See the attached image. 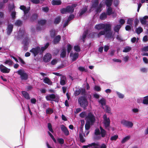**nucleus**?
<instances>
[{
  "instance_id": "nucleus-59",
  "label": "nucleus",
  "mask_w": 148,
  "mask_h": 148,
  "mask_svg": "<svg viewBox=\"0 0 148 148\" xmlns=\"http://www.w3.org/2000/svg\"><path fill=\"white\" fill-rule=\"evenodd\" d=\"M101 89V88L99 86H95L94 88V90L97 91H100Z\"/></svg>"
},
{
  "instance_id": "nucleus-47",
  "label": "nucleus",
  "mask_w": 148,
  "mask_h": 148,
  "mask_svg": "<svg viewBox=\"0 0 148 148\" xmlns=\"http://www.w3.org/2000/svg\"><path fill=\"white\" fill-rule=\"evenodd\" d=\"M108 7V8L107 10V14L108 15H110L112 13V10L110 7Z\"/></svg>"
},
{
  "instance_id": "nucleus-50",
  "label": "nucleus",
  "mask_w": 148,
  "mask_h": 148,
  "mask_svg": "<svg viewBox=\"0 0 148 148\" xmlns=\"http://www.w3.org/2000/svg\"><path fill=\"white\" fill-rule=\"evenodd\" d=\"M81 92V90L79 88L77 89L74 93L75 95L76 96H78L79 95Z\"/></svg>"
},
{
  "instance_id": "nucleus-46",
  "label": "nucleus",
  "mask_w": 148,
  "mask_h": 148,
  "mask_svg": "<svg viewBox=\"0 0 148 148\" xmlns=\"http://www.w3.org/2000/svg\"><path fill=\"white\" fill-rule=\"evenodd\" d=\"M47 125L48 128L49 130L52 133H53L54 131L52 129L51 124L50 123H48Z\"/></svg>"
},
{
  "instance_id": "nucleus-3",
  "label": "nucleus",
  "mask_w": 148,
  "mask_h": 148,
  "mask_svg": "<svg viewBox=\"0 0 148 148\" xmlns=\"http://www.w3.org/2000/svg\"><path fill=\"white\" fill-rule=\"evenodd\" d=\"M103 123L106 129L109 130L110 123V118L108 117L107 115L105 114L103 116Z\"/></svg>"
},
{
  "instance_id": "nucleus-49",
  "label": "nucleus",
  "mask_w": 148,
  "mask_h": 148,
  "mask_svg": "<svg viewBox=\"0 0 148 148\" xmlns=\"http://www.w3.org/2000/svg\"><path fill=\"white\" fill-rule=\"evenodd\" d=\"M57 140L58 142L61 145H62L64 143V140L62 138H58Z\"/></svg>"
},
{
  "instance_id": "nucleus-8",
  "label": "nucleus",
  "mask_w": 148,
  "mask_h": 148,
  "mask_svg": "<svg viewBox=\"0 0 148 148\" xmlns=\"http://www.w3.org/2000/svg\"><path fill=\"white\" fill-rule=\"evenodd\" d=\"M23 50L25 51H26L28 49L29 45V39L27 37H25L23 41Z\"/></svg>"
},
{
  "instance_id": "nucleus-23",
  "label": "nucleus",
  "mask_w": 148,
  "mask_h": 148,
  "mask_svg": "<svg viewBox=\"0 0 148 148\" xmlns=\"http://www.w3.org/2000/svg\"><path fill=\"white\" fill-rule=\"evenodd\" d=\"M104 24L100 23L95 25V28L98 30H100L103 29Z\"/></svg>"
},
{
  "instance_id": "nucleus-29",
  "label": "nucleus",
  "mask_w": 148,
  "mask_h": 148,
  "mask_svg": "<svg viewBox=\"0 0 148 148\" xmlns=\"http://www.w3.org/2000/svg\"><path fill=\"white\" fill-rule=\"evenodd\" d=\"M148 18V16H145L143 18H141L140 19V22L141 24L143 25H145L146 24V19Z\"/></svg>"
},
{
  "instance_id": "nucleus-26",
  "label": "nucleus",
  "mask_w": 148,
  "mask_h": 148,
  "mask_svg": "<svg viewBox=\"0 0 148 148\" xmlns=\"http://www.w3.org/2000/svg\"><path fill=\"white\" fill-rule=\"evenodd\" d=\"M99 0H94L92 2V7L96 8L99 5Z\"/></svg>"
},
{
  "instance_id": "nucleus-42",
  "label": "nucleus",
  "mask_w": 148,
  "mask_h": 148,
  "mask_svg": "<svg viewBox=\"0 0 148 148\" xmlns=\"http://www.w3.org/2000/svg\"><path fill=\"white\" fill-rule=\"evenodd\" d=\"M143 31V29L141 27H139L137 28L136 29V32L138 34H140Z\"/></svg>"
},
{
  "instance_id": "nucleus-38",
  "label": "nucleus",
  "mask_w": 148,
  "mask_h": 148,
  "mask_svg": "<svg viewBox=\"0 0 148 148\" xmlns=\"http://www.w3.org/2000/svg\"><path fill=\"white\" fill-rule=\"evenodd\" d=\"M102 7V4L101 3H100L99 5L96 8H95L96 9L95 11L96 12L98 13V12H101V9Z\"/></svg>"
},
{
  "instance_id": "nucleus-35",
  "label": "nucleus",
  "mask_w": 148,
  "mask_h": 148,
  "mask_svg": "<svg viewBox=\"0 0 148 148\" xmlns=\"http://www.w3.org/2000/svg\"><path fill=\"white\" fill-rule=\"evenodd\" d=\"M113 0H106L105 4L108 7H110L112 5Z\"/></svg>"
},
{
  "instance_id": "nucleus-22",
  "label": "nucleus",
  "mask_w": 148,
  "mask_h": 148,
  "mask_svg": "<svg viewBox=\"0 0 148 148\" xmlns=\"http://www.w3.org/2000/svg\"><path fill=\"white\" fill-rule=\"evenodd\" d=\"M5 65L8 64L9 66H11L13 64V61L10 59H9L6 60L3 62Z\"/></svg>"
},
{
  "instance_id": "nucleus-6",
  "label": "nucleus",
  "mask_w": 148,
  "mask_h": 148,
  "mask_svg": "<svg viewBox=\"0 0 148 148\" xmlns=\"http://www.w3.org/2000/svg\"><path fill=\"white\" fill-rule=\"evenodd\" d=\"M121 122L123 126L128 128H132L133 125V123L132 122L125 119L121 120Z\"/></svg>"
},
{
  "instance_id": "nucleus-64",
  "label": "nucleus",
  "mask_w": 148,
  "mask_h": 148,
  "mask_svg": "<svg viewBox=\"0 0 148 148\" xmlns=\"http://www.w3.org/2000/svg\"><path fill=\"white\" fill-rule=\"evenodd\" d=\"M62 132L66 136H67L69 135V132L67 128L62 131Z\"/></svg>"
},
{
  "instance_id": "nucleus-34",
  "label": "nucleus",
  "mask_w": 148,
  "mask_h": 148,
  "mask_svg": "<svg viewBox=\"0 0 148 148\" xmlns=\"http://www.w3.org/2000/svg\"><path fill=\"white\" fill-rule=\"evenodd\" d=\"M67 12L72 13L74 11V9L71 5H68L66 7Z\"/></svg>"
},
{
  "instance_id": "nucleus-51",
  "label": "nucleus",
  "mask_w": 148,
  "mask_h": 148,
  "mask_svg": "<svg viewBox=\"0 0 148 148\" xmlns=\"http://www.w3.org/2000/svg\"><path fill=\"white\" fill-rule=\"evenodd\" d=\"M116 93L119 98L123 99L124 97V95L123 94L118 91H116Z\"/></svg>"
},
{
  "instance_id": "nucleus-52",
  "label": "nucleus",
  "mask_w": 148,
  "mask_h": 148,
  "mask_svg": "<svg viewBox=\"0 0 148 148\" xmlns=\"http://www.w3.org/2000/svg\"><path fill=\"white\" fill-rule=\"evenodd\" d=\"M86 113L85 112H83L79 114V116L82 118H84L87 116Z\"/></svg>"
},
{
  "instance_id": "nucleus-32",
  "label": "nucleus",
  "mask_w": 148,
  "mask_h": 148,
  "mask_svg": "<svg viewBox=\"0 0 148 148\" xmlns=\"http://www.w3.org/2000/svg\"><path fill=\"white\" fill-rule=\"evenodd\" d=\"M92 34L93 35H94V34L95 35L97 34V37L98 38H99L101 36L105 35V32L103 30L100 31L98 34L95 32H93L92 33Z\"/></svg>"
},
{
  "instance_id": "nucleus-30",
  "label": "nucleus",
  "mask_w": 148,
  "mask_h": 148,
  "mask_svg": "<svg viewBox=\"0 0 148 148\" xmlns=\"http://www.w3.org/2000/svg\"><path fill=\"white\" fill-rule=\"evenodd\" d=\"M87 10V6H85L83 9H81L79 12V16L82 15Z\"/></svg>"
},
{
  "instance_id": "nucleus-56",
  "label": "nucleus",
  "mask_w": 148,
  "mask_h": 148,
  "mask_svg": "<svg viewBox=\"0 0 148 148\" xmlns=\"http://www.w3.org/2000/svg\"><path fill=\"white\" fill-rule=\"evenodd\" d=\"M60 12L62 14H64L66 12H67L66 7L61 9L60 10Z\"/></svg>"
},
{
  "instance_id": "nucleus-9",
  "label": "nucleus",
  "mask_w": 148,
  "mask_h": 148,
  "mask_svg": "<svg viewBox=\"0 0 148 148\" xmlns=\"http://www.w3.org/2000/svg\"><path fill=\"white\" fill-rule=\"evenodd\" d=\"M0 70L3 73H8L10 71V69H8L2 64L0 65Z\"/></svg>"
},
{
  "instance_id": "nucleus-15",
  "label": "nucleus",
  "mask_w": 148,
  "mask_h": 148,
  "mask_svg": "<svg viewBox=\"0 0 148 148\" xmlns=\"http://www.w3.org/2000/svg\"><path fill=\"white\" fill-rule=\"evenodd\" d=\"M88 31L87 29H85L84 31L82 36H81L80 38L82 40L83 42H85V38H86L87 35L88 34Z\"/></svg>"
},
{
  "instance_id": "nucleus-12",
  "label": "nucleus",
  "mask_w": 148,
  "mask_h": 148,
  "mask_svg": "<svg viewBox=\"0 0 148 148\" xmlns=\"http://www.w3.org/2000/svg\"><path fill=\"white\" fill-rule=\"evenodd\" d=\"M104 26L103 30L105 32V33H106V32L108 31L111 30L112 28L111 25L108 23L104 24Z\"/></svg>"
},
{
  "instance_id": "nucleus-36",
  "label": "nucleus",
  "mask_w": 148,
  "mask_h": 148,
  "mask_svg": "<svg viewBox=\"0 0 148 148\" xmlns=\"http://www.w3.org/2000/svg\"><path fill=\"white\" fill-rule=\"evenodd\" d=\"M56 31L54 29H51L50 31V35L51 38H53L56 35Z\"/></svg>"
},
{
  "instance_id": "nucleus-37",
  "label": "nucleus",
  "mask_w": 148,
  "mask_h": 148,
  "mask_svg": "<svg viewBox=\"0 0 148 148\" xmlns=\"http://www.w3.org/2000/svg\"><path fill=\"white\" fill-rule=\"evenodd\" d=\"M46 20L45 19H41L38 21V24L40 25H43L46 24Z\"/></svg>"
},
{
  "instance_id": "nucleus-1",
  "label": "nucleus",
  "mask_w": 148,
  "mask_h": 148,
  "mask_svg": "<svg viewBox=\"0 0 148 148\" xmlns=\"http://www.w3.org/2000/svg\"><path fill=\"white\" fill-rule=\"evenodd\" d=\"M78 102L80 106L84 110L86 109L88 105V101L84 96L79 97L78 99Z\"/></svg>"
},
{
  "instance_id": "nucleus-24",
  "label": "nucleus",
  "mask_w": 148,
  "mask_h": 148,
  "mask_svg": "<svg viewBox=\"0 0 148 148\" xmlns=\"http://www.w3.org/2000/svg\"><path fill=\"white\" fill-rule=\"evenodd\" d=\"M61 39V36L58 35L56 36L54 38L53 42L54 44L58 43Z\"/></svg>"
},
{
  "instance_id": "nucleus-63",
  "label": "nucleus",
  "mask_w": 148,
  "mask_h": 148,
  "mask_svg": "<svg viewBox=\"0 0 148 148\" xmlns=\"http://www.w3.org/2000/svg\"><path fill=\"white\" fill-rule=\"evenodd\" d=\"M16 12L15 11L12 12L11 14V15L12 18L14 19L16 18Z\"/></svg>"
},
{
  "instance_id": "nucleus-5",
  "label": "nucleus",
  "mask_w": 148,
  "mask_h": 148,
  "mask_svg": "<svg viewBox=\"0 0 148 148\" xmlns=\"http://www.w3.org/2000/svg\"><path fill=\"white\" fill-rule=\"evenodd\" d=\"M45 98L47 101H54L57 102L58 101L59 97L58 96L52 94L47 95Z\"/></svg>"
},
{
  "instance_id": "nucleus-10",
  "label": "nucleus",
  "mask_w": 148,
  "mask_h": 148,
  "mask_svg": "<svg viewBox=\"0 0 148 148\" xmlns=\"http://www.w3.org/2000/svg\"><path fill=\"white\" fill-rule=\"evenodd\" d=\"M52 58L51 55L49 53H46L43 57V60L44 62H47L50 61Z\"/></svg>"
},
{
  "instance_id": "nucleus-16",
  "label": "nucleus",
  "mask_w": 148,
  "mask_h": 148,
  "mask_svg": "<svg viewBox=\"0 0 148 148\" xmlns=\"http://www.w3.org/2000/svg\"><path fill=\"white\" fill-rule=\"evenodd\" d=\"M21 93L24 97L27 100H29L30 97L29 94L26 91H21Z\"/></svg>"
},
{
  "instance_id": "nucleus-33",
  "label": "nucleus",
  "mask_w": 148,
  "mask_h": 148,
  "mask_svg": "<svg viewBox=\"0 0 148 148\" xmlns=\"http://www.w3.org/2000/svg\"><path fill=\"white\" fill-rule=\"evenodd\" d=\"M121 25H117L115 26L114 28V31L115 32H117L119 33V31L121 28Z\"/></svg>"
},
{
  "instance_id": "nucleus-18",
  "label": "nucleus",
  "mask_w": 148,
  "mask_h": 148,
  "mask_svg": "<svg viewBox=\"0 0 148 148\" xmlns=\"http://www.w3.org/2000/svg\"><path fill=\"white\" fill-rule=\"evenodd\" d=\"M61 20V17L60 16H58L56 17L54 20L53 23L55 24H59Z\"/></svg>"
},
{
  "instance_id": "nucleus-39",
  "label": "nucleus",
  "mask_w": 148,
  "mask_h": 148,
  "mask_svg": "<svg viewBox=\"0 0 148 148\" xmlns=\"http://www.w3.org/2000/svg\"><path fill=\"white\" fill-rule=\"evenodd\" d=\"M95 143L98 144L99 146L96 145L95 147L96 148H106V145L104 143L102 144L101 145H100L99 143Z\"/></svg>"
},
{
  "instance_id": "nucleus-62",
  "label": "nucleus",
  "mask_w": 148,
  "mask_h": 148,
  "mask_svg": "<svg viewBox=\"0 0 148 148\" xmlns=\"http://www.w3.org/2000/svg\"><path fill=\"white\" fill-rule=\"evenodd\" d=\"M78 70L81 72L86 71V69L85 67L79 66L78 67Z\"/></svg>"
},
{
  "instance_id": "nucleus-31",
  "label": "nucleus",
  "mask_w": 148,
  "mask_h": 148,
  "mask_svg": "<svg viewBox=\"0 0 148 148\" xmlns=\"http://www.w3.org/2000/svg\"><path fill=\"white\" fill-rule=\"evenodd\" d=\"M107 14L105 12L101 14L99 16L100 18L102 20H104L107 17Z\"/></svg>"
},
{
  "instance_id": "nucleus-25",
  "label": "nucleus",
  "mask_w": 148,
  "mask_h": 148,
  "mask_svg": "<svg viewBox=\"0 0 148 148\" xmlns=\"http://www.w3.org/2000/svg\"><path fill=\"white\" fill-rule=\"evenodd\" d=\"M66 78L65 76H62L60 79V84L61 85H64L66 84Z\"/></svg>"
},
{
  "instance_id": "nucleus-58",
  "label": "nucleus",
  "mask_w": 148,
  "mask_h": 148,
  "mask_svg": "<svg viewBox=\"0 0 148 148\" xmlns=\"http://www.w3.org/2000/svg\"><path fill=\"white\" fill-rule=\"evenodd\" d=\"M74 50L77 52H79L80 51V47L78 45L74 46Z\"/></svg>"
},
{
  "instance_id": "nucleus-2",
  "label": "nucleus",
  "mask_w": 148,
  "mask_h": 148,
  "mask_svg": "<svg viewBox=\"0 0 148 148\" xmlns=\"http://www.w3.org/2000/svg\"><path fill=\"white\" fill-rule=\"evenodd\" d=\"M17 74L20 75V78L22 80H27L28 78V75L23 70L20 69L16 72Z\"/></svg>"
},
{
  "instance_id": "nucleus-45",
  "label": "nucleus",
  "mask_w": 148,
  "mask_h": 148,
  "mask_svg": "<svg viewBox=\"0 0 148 148\" xmlns=\"http://www.w3.org/2000/svg\"><path fill=\"white\" fill-rule=\"evenodd\" d=\"M105 107L106 108L105 109L106 112L108 113L112 114L111 112V109L107 105H106Z\"/></svg>"
},
{
  "instance_id": "nucleus-28",
  "label": "nucleus",
  "mask_w": 148,
  "mask_h": 148,
  "mask_svg": "<svg viewBox=\"0 0 148 148\" xmlns=\"http://www.w3.org/2000/svg\"><path fill=\"white\" fill-rule=\"evenodd\" d=\"M66 51L64 48H63L61 50V52L60 54V57L62 58H64L66 56Z\"/></svg>"
},
{
  "instance_id": "nucleus-19",
  "label": "nucleus",
  "mask_w": 148,
  "mask_h": 148,
  "mask_svg": "<svg viewBox=\"0 0 148 148\" xmlns=\"http://www.w3.org/2000/svg\"><path fill=\"white\" fill-rule=\"evenodd\" d=\"M38 17V14H32L29 18L30 21L31 22L35 21L36 20Z\"/></svg>"
},
{
  "instance_id": "nucleus-13",
  "label": "nucleus",
  "mask_w": 148,
  "mask_h": 148,
  "mask_svg": "<svg viewBox=\"0 0 148 148\" xmlns=\"http://www.w3.org/2000/svg\"><path fill=\"white\" fill-rule=\"evenodd\" d=\"M70 57H72L71 59L72 61H75L79 56V54L77 53H75L74 54L71 52L70 53Z\"/></svg>"
},
{
  "instance_id": "nucleus-55",
  "label": "nucleus",
  "mask_w": 148,
  "mask_h": 148,
  "mask_svg": "<svg viewBox=\"0 0 148 148\" xmlns=\"http://www.w3.org/2000/svg\"><path fill=\"white\" fill-rule=\"evenodd\" d=\"M44 0H40L42 1H44ZM40 0H31V1L33 3L38 4L40 3Z\"/></svg>"
},
{
  "instance_id": "nucleus-43",
  "label": "nucleus",
  "mask_w": 148,
  "mask_h": 148,
  "mask_svg": "<svg viewBox=\"0 0 148 148\" xmlns=\"http://www.w3.org/2000/svg\"><path fill=\"white\" fill-rule=\"evenodd\" d=\"M90 125H92L91 123L86 121L85 125V130H89L90 128Z\"/></svg>"
},
{
  "instance_id": "nucleus-11",
  "label": "nucleus",
  "mask_w": 148,
  "mask_h": 148,
  "mask_svg": "<svg viewBox=\"0 0 148 148\" xmlns=\"http://www.w3.org/2000/svg\"><path fill=\"white\" fill-rule=\"evenodd\" d=\"M13 28V25L12 24H8L7 29V34L8 35H10L12 32Z\"/></svg>"
},
{
  "instance_id": "nucleus-7",
  "label": "nucleus",
  "mask_w": 148,
  "mask_h": 148,
  "mask_svg": "<svg viewBox=\"0 0 148 148\" xmlns=\"http://www.w3.org/2000/svg\"><path fill=\"white\" fill-rule=\"evenodd\" d=\"M30 52L32 53L34 57H36L38 54H40V47L37 46L35 48H33Z\"/></svg>"
},
{
  "instance_id": "nucleus-54",
  "label": "nucleus",
  "mask_w": 148,
  "mask_h": 148,
  "mask_svg": "<svg viewBox=\"0 0 148 148\" xmlns=\"http://www.w3.org/2000/svg\"><path fill=\"white\" fill-rule=\"evenodd\" d=\"M22 21L20 20H17L15 23V25L18 26H20L22 24Z\"/></svg>"
},
{
  "instance_id": "nucleus-21",
  "label": "nucleus",
  "mask_w": 148,
  "mask_h": 148,
  "mask_svg": "<svg viewBox=\"0 0 148 148\" xmlns=\"http://www.w3.org/2000/svg\"><path fill=\"white\" fill-rule=\"evenodd\" d=\"M105 35L106 37L109 38H110L112 37V33L111 30L106 32Z\"/></svg>"
},
{
  "instance_id": "nucleus-60",
  "label": "nucleus",
  "mask_w": 148,
  "mask_h": 148,
  "mask_svg": "<svg viewBox=\"0 0 148 148\" xmlns=\"http://www.w3.org/2000/svg\"><path fill=\"white\" fill-rule=\"evenodd\" d=\"M100 130L98 129H96L95 131V134L96 135H100Z\"/></svg>"
},
{
  "instance_id": "nucleus-41",
  "label": "nucleus",
  "mask_w": 148,
  "mask_h": 148,
  "mask_svg": "<svg viewBox=\"0 0 148 148\" xmlns=\"http://www.w3.org/2000/svg\"><path fill=\"white\" fill-rule=\"evenodd\" d=\"M131 49V47L129 46H127L125 47L124 49L123 50V51L124 52H129Z\"/></svg>"
},
{
  "instance_id": "nucleus-27",
  "label": "nucleus",
  "mask_w": 148,
  "mask_h": 148,
  "mask_svg": "<svg viewBox=\"0 0 148 148\" xmlns=\"http://www.w3.org/2000/svg\"><path fill=\"white\" fill-rule=\"evenodd\" d=\"M43 82L49 85H51L52 83L51 81L47 77H45L43 79Z\"/></svg>"
},
{
  "instance_id": "nucleus-20",
  "label": "nucleus",
  "mask_w": 148,
  "mask_h": 148,
  "mask_svg": "<svg viewBox=\"0 0 148 148\" xmlns=\"http://www.w3.org/2000/svg\"><path fill=\"white\" fill-rule=\"evenodd\" d=\"M99 103L101 104V107H102L103 109H104L103 106H106V99L103 98H102L99 101Z\"/></svg>"
},
{
  "instance_id": "nucleus-61",
  "label": "nucleus",
  "mask_w": 148,
  "mask_h": 148,
  "mask_svg": "<svg viewBox=\"0 0 148 148\" xmlns=\"http://www.w3.org/2000/svg\"><path fill=\"white\" fill-rule=\"evenodd\" d=\"M118 135H115L111 137L110 140H115L118 138Z\"/></svg>"
},
{
  "instance_id": "nucleus-40",
  "label": "nucleus",
  "mask_w": 148,
  "mask_h": 148,
  "mask_svg": "<svg viewBox=\"0 0 148 148\" xmlns=\"http://www.w3.org/2000/svg\"><path fill=\"white\" fill-rule=\"evenodd\" d=\"M130 138V136H127L123 138L121 141L122 143H124L128 140Z\"/></svg>"
},
{
  "instance_id": "nucleus-53",
  "label": "nucleus",
  "mask_w": 148,
  "mask_h": 148,
  "mask_svg": "<svg viewBox=\"0 0 148 148\" xmlns=\"http://www.w3.org/2000/svg\"><path fill=\"white\" fill-rule=\"evenodd\" d=\"M79 138L80 141L81 143H83L85 142V139L82 134H80L79 135Z\"/></svg>"
},
{
  "instance_id": "nucleus-4",
  "label": "nucleus",
  "mask_w": 148,
  "mask_h": 148,
  "mask_svg": "<svg viewBox=\"0 0 148 148\" xmlns=\"http://www.w3.org/2000/svg\"><path fill=\"white\" fill-rule=\"evenodd\" d=\"M86 121L90 123L91 125H93L95 122L96 119L94 114L91 112L88 113L86 117Z\"/></svg>"
},
{
  "instance_id": "nucleus-17",
  "label": "nucleus",
  "mask_w": 148,
  "mask_h": 148,
  "mask_svg": "<svg viewBox=\"0 0 148 148\" xmlns=\"http://www.w3.org/2000/svg\"><path fill=\"white\" fill-rule=\"evenodd\" d=\"M62 3L60 0H53L52 1L51 4L53 5H59Z\"/></svg>"
},
{
  "instance_id": "nucleus-44",
  "label": "nucleus",
  "mask_w": 148,
  "mask_h": 148,
  "mask_svg": "<svg viewBox=\"0 0 148 148\" xmlns=\"http://www.w3.org/2000/svg\"><path fill=\"white\" fill-rule=\"evenodd\" d=\"M143 103L145 104H148V95L144 97Z\"/></svg>"
},
{
  "instance_id": "nucleus-48",
  "label": "nucleus",
  "mask_w": 148,
  "mask_h": 148,
  "mask_svg": "<svg viewBox=\"0 0 148 148\" xmlns=\"http://www.w3.org/2000/svg\"><path fill=\"white\" fill-rule=\"evenodd\" d=\"M46 113L47 114H51L53 113V112L52 109L48 108L46 109Z\"/></svg>"
},
{
  "instance_id": "nucleus-14",
  "label": "nucleus",
  "mask_w": 148,
  "mask_h": 148,
  "mask_svg": "<svg viewBox=\"0 0 148 148\" xmlns=\"http://www.w3.org/2000/svg\"><path fill=\"white\" fill-rule=\"evenodd\" d=\"M99 128L100 130V134L102 138H104L107 135V132L101 127L100 126Z\"/></svg>"
},
{
  "instance_id": "nucleus-57",
  "label": "nucleus",
  "mask_w": 148,
  "mask_h": 148,
  "mask_svg": "<svg viewBox=\"0 0 148 148\" xmlns=\"http://www.w3.org/2000/svg\"><path fill=\"white\" fill-rule=\"evenodd\" d=\"M72 46L70 44H68L67 46V51L68 53H69L72 49Z\"/></svg>"
}]
</instances>
